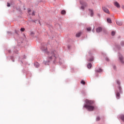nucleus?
<instances>
[{"label": "nucleus", "instance_id": "f257e3e1", "mask_svg": "<svg viewBox=\"0 0 124 124\" xmlns=\"http://www.w3.org/2000/svg\"><path fill=\"white\" fill-rule=\"evenodd\" d=\"M85 103H86L85 105H84L83 107L84 108H86L88 111H93L94 110V107L93 106H92L94 102L93 100H85Z\"/></svg>", "mask_w": 124, "mask_h": 124}, {"label": "nucleus", "instance_id": "f03ea898", "mask_svg": "<svg viewBox=\"0 0 124 124\" xmlns=\"http://www.w3.org/2000/svg\"><path fill=\"white\" fill-rule=\"evenodd\" d=\"M46 53L48 55V60L49 61H51L53 59H56V56H55V52L54 51L51 52H49L47 51H46Z\"/></svg>", "mask_w": 124, "mask_h": 124}, {"label": "nucleus", "instance_id": "7ed1b4c3", "mask_svg": "<svg viewBox=\"0 0 124 124\" xmlns=\"http://www.w3.org/2000/svg\"><path fill=\"white\" fill-rule=\"evenodd\" d=\"M80 3L83 5L81 7V9H82V10H84L85 9V6H87L88 4L86 2H83V1H80Z\"/></svg>", "mask_w": 124, "mask_h": 124}, {"label": "nucleus", "instance_id": "20e7f679", "mask_svg": "<svg viewBox=\"0 0 124 124\" xmlns=\"http://www.w3.org/2000/svg\"><path fill=\"white\" fill-rule=\"evenodd\" d=\"M102 10H103L104 12L105 13H107V14H110V11H109V10L107 9V8L105 7H103L102 8Z\"/></svg>", "mask_w": 124, "mask_h": 124}, {"label": "nucleus", "instance_id": "39448f33", "mask_svg": "<svg viewBox=\"0 0 124 124\" xmlns=\"http://www.w3.org/2000/svg\"><path fill=\"white\" fill-rule=\"evenodd\" d=\"M114 5L116 6V7H117V8H120L121 7V5L117 1H114L113 2Z\"/></svg>", "mask_w": 124, "mask_h": 124}, {"label": "nucleus", "instance_id": "423d86ee", "mask_svg": "<svg viewBox=\"0 0 124 124\" xmlns=\"http://www.w3.org/2000/svg\"><path fill=\"white\" fill-rule=\"evenodd\" d=\"M96 32H100L102 31V28L101 27H98L96 29Z\"/></svg>", "mask_w": 124, "mask_h": 124}, {"label": "nucleus", "instance_id": "0eeeda50", "mask_svg": "<svg viewBox=\"0 0 124 124\" xmlns=\"http://www.w3.org/2000/svg\"><path fill=\"white\" fill-rule=\"evenodd\" d=\"M124 58L123 57V56L122 55H119V59L120 61L121 62H122V63H124V62L123 61Z\"/></svg>", "mask_w": 124, "mask_h": 124}, {"label": "nucleus", "instance_id": "6e6552de", "mask_svg": "<svg viewBox=\"0 0 124 124\" xmlns=\"http://www.w3.org/2000/svg\"><path fill=\"white\" fill-rule=\"evenodd\" d=\"M103 70H102V69L101 68H99L98 69H96L95 70V72L96 73H100V72H102Z\"/></svg>", "mask_w": 124, "mask_h": 124}, {"label": "nucleus", "instance_id": "1a4fd4ad", "mask_svg": "<svg viewBox=\"0 0 124 124\" xmlns=\"http://www.w3.org/2000/svg\"><path fill=\"white\" fill-rule=\"evenodd\" d=\"M81 34H82V32H79L76 34V36L77 37H80L81 36Z\"/></svg>", "mask_w": 124, "mask_h": 124}, {"label": "nucleus", "instance_id": "9d476101", "mask_svg": "<svg viewBox=\"0 0 124 124\" xmlns=\"http://www.w3.org/2000/svg\"><path fill=\"white\" fill-rule=\"evenodd\" d=\"M34 65L37 68H38V67H39V63H38V62H35L34 63Z\"/></svg>", "mask_w": 124, "mask_h": 124}, {"label": "nucleus", "instance_id": "9b49d317", "mask_svg": "<svg viewBox=\"0 0 124 124\" xmlns=\"http://www.w3.org/2000/svg\"><path fill=\"white\" fill-rule=\"evenodd\" d=\"M89 11L90 12L91 17H93V10L89 9Z\"/></svg>", "mask_w": 124, "mask_h": 124}, {"label": "nucleus", "instance_id": "f8f14e48", "mask_svg": "<svg viewBox=\"0 0 124 124\" xmlns=\"http://www.w3.org/2000/svg\"><path fill=\"white\" fill-rule=\"evenodd\" d=\"M108 23H109V24H111L112 23V20H111V18H108L107 20Z\"/></svg>", "mask_w": 124, "mask_h": 124}, {"label": "nucleus", "instance_id": "ddd939ff", "mask_svg": "<svg viewBox=\"0 0 124 124\" xmlns=\"http://www.w3.org/2000/svg\"><path fill=\"white\" fill-rule=\"evenodd\" d=\"M116 24L118 26H122V25H123V23H122V22H120V21H116Z\"/></svg>", "mask_w": 124, "mask_h": 124}, {"label": "nucleus", "instance_id": "4468645a", "mask_svg": "<svg viewBox=\"0 0 124 124\" xmlns=\"http://www.w3.org/2000/svg\"><path fill=\"white\" fill-rule=\"evenodd\" d=\"M92 65H93L92 64V63H88L87 65L88 68H91L92 67Z\"/></svg>", "mask_w": 124, "mask_h": 124}, {"label": "nucleus", "instance_id": "2eb2a0df", "mask_svg": "<svg viewBox=\"0 0 124 124\" xmlns=\"http://www.w3.org/2000/svg\"><path fill=\"white\" fill-rule=\"evenodd\" d=\"M65 13H66V12H65V10H62V12H61V14H62V15L65 14Z\"/></svg>", "mask_w": 124, "mask_h": 124}, {"label": "nucleus", "instance_id": "dca6fc26", "mask_svg": "<svg viewBox=\"0 0 124 124\" xmlns=\"http://www.w3.org/2000/svg\"><path fill=\"white\" fill-rule=\"evenodd\" d=\"M81 84H82V85H85V84H86V82H85V81L82 80L80 82Z\"/></svg>", "mask_w": 124, "mask_h": 124}, {"label": "nucleus", "instance_id": "f3484780", "mask_svg": "<svg viewBox=\"0 0 124 124\" xmlns=\"http://www.w3.org/2000/svg\"><path fill=\"white\" fill-rule=\"evenodd\" d=\"M87 31H92V28L91 27L87 28Z\"/></svg>", "mask_w": 124, "mask_h": 124}, {"label": "nucleus", "instance_id": "a211bd4d", "mask_svg": "<svg viewBox=\"0 0 124 124\" xmlns=\"http://www.w3.org/2000/svg\"><path fill=\"white\" fill-rule=\"evenodd\" d=\"M121 120H122V121H124V115H122L121 116Z\"/></svg>", "mask_w": 124, "mask_h": 124}, {"label": "nucleus", "instance_id": "6ab92c4d", "mask_svg": "<svg viewBox=\"0 0 124 124\" xmlns=\"http://www.w3.org/2000/svg\"><path fill=\"white\" fill-rule=\"evenodd\" d=\"M115 34H116V32H115V31H112L111 32V35H112V36L115 35Z\"/></svg>", "mask_w": 124, "mask_h": 124}, {"label": "nucleus", "instance_id": "aec40b11", "mask_svg": "<svg viewBox=\"0 0 124 124\" xmlns=\"http://www.w3.org/2000/svg\"><path fill=\"white\" fill-rule=\"evenodd\" d=\"M96 121H97V122H98V121H100V117H97L96 119Z\"/></svg>", "mask_w": 124, "mask_h": 124}, {"label": "nucleus", "instance_id": "412c9836", "mask_svg": "<svg viewBox=\"0 0 124 124\" xmlns=\"http://www.w3.org/2000/svg\"><path fill=\"white\" fill-rule=\"evenodd\" d=\"M93 58L92 57L90 59H89V62H93Z\"/></svg>", "mask_w": 124, "mask_h": 124}, {"label": "nucleus", "instance_id": "4be33fe9", "mask_svg": "<svg viewBox=\"0 0 124 124\" xmlns=\"http://www.w3.org/2000/svg\"><path fill=\"white\" fill-rule=\"evenodd\" d=\"M20 31H25V28H21Z\"/></svg>", "mask_w": 124, "mask_h": 124}, {"label": "nucleus", "instance_id": "5701e85b", "mask_svg": "<svg viewBox=\"0 0 124 124\" xmlns=\"http://www.w3.org/2000/svg\"><path fill=\"white\" fill-rule=\"evenodd\" d=\"M116 95H117V96L119 97H120V93H117Z\"/></svg>", "mask_w": 124, "mask_h": 124}, {"label": "nucleus", "instance_id": "b1692460", "mask_svg": "<svg viewBox=\"0 0 124 124\" xmlns=\"http://www.w3.org/2000/svg\"><path fill=\"white\" fill-rule=\"evenodd\" d=\"M7 6L8 7H9V6H10V4L9 3H7Z\"/></svg>", "mask_w": 124, "mask_h": 124}, {"label": "nucleus", "instance_id": "393cba45", "mask_svg": "<svg viewBox=\"0 0 124 124\" xmlns=\"http://www.w3.org/2000/svg\"><path fill=\"white\" fill-rule=\"evenodd\" d=\"M32 15L33 16H34V15H35L34 12H32Z\"/></svg>", "mask_w": 124, "mask_h": 124}, {"label": "nucleus", "instance_id": "a878e982", "mask_svg": "<svg viewBox=\"0 0 124 124\" xmlns=\"http://www.w3.org/2000/svg\"><path fill=\"white\" fill-rule=\"evenodd\" d=\"M122 9H124V5H123V6H122Z\"/></svg>", "mask_w": 124, "mask_h": 124}, {"label": "nucleus", "instance_id": "bb28decb", "mask_svg": "<svg viewBox=\"0 0 124 124\" xmlns=\"http://www.w3.org/2000/svg\"><path fill=\"white\" fill-rule=\"evenodd\" d=\"M31 10H28V13L31 12Z\"/></svg>", "mask_w": 124, "mask_h": 124}, {"label": "nucleus", "instance_id": "cd10ccee", "mask_svg": "<svg viewBox=\"0 0 124 124\" xmlns=\"http://www.w3.org/2000/svg\"><path fill=\"white\" fill-rule=\"evenodd\" d=\"M31 34H34V33H33V32H31Z\"/></svg>", "mask_w": 124, "mask_h": 124}, {"label": "nucleus", "instance_id": "c85d7f7f", "mask_svg": "<svg viewBox=\"0 0 124 124\" xmlns=\"http://www.w3.org/2000/svg\"><path fill=\"white\" fill-rule=\"evenodd\" d=\"M119 90L120 91H121V90H122V88L121 87H119Z\"/></svg>", "mask_w": 124, "mask_h": 124}, {"label": "nucleus", "instance_id": "c756f323", "mask_svg": "<svg viewBox=\"0 0 124 124\" xmlns=\"http://www.w3.org/2000/svg\"><path fill=\"white\" fill-rule=\"evenodd\" d=\"M106 60L107 61H109V59H108V58H107Z\"/></svg>", "mask_w": 124, "mask_h": 124}]
</instances>
